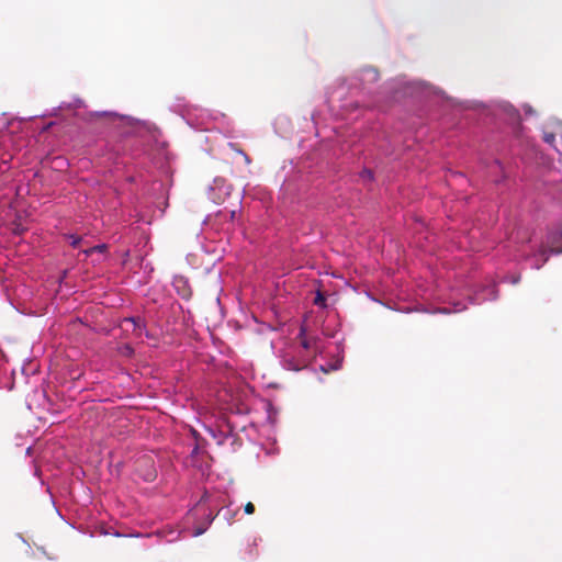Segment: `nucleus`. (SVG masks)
I'll use <instances>...</instances> for the list:
<instances>
[{"mask_svg":"<svg viewBox=\"0 0 562 562\" xmlns=\"http://www.w3.org/2000/svg\"><path fill=\"white\" fill-rule=\"evenodd\" d=\"M297 338L299 342L289 344L279 350L280 363L286 370L300 371L322 352V340L306 337L303 326L300 328Z\"/></svg>","mask_w":562,"mask_h":562,"instance_id":"f257e3e1","label":"nucleus"},{"mask_svg":"<svg viewBox=\"0 0 562 562\" xmlns=\"http://www.w3.org/2000/svg\"><path fill=\"white\" fill-rule=\"evenodd\" d=\"M252 428V423L239 426L236 422L227 419V423L217 426L216 428L206 427V431L216 440L217 445L227 443L232 451H236L241 446L239 431L246 432V437L251 439L250 434H248V429Z\"/></svg>","mask_w":562,"mask_h":562,"instance_id":"f03ea898","label":"nucleus"},{"mask_svg":"<svg viewBox=\"0 0 562 562\" xmlns=\"http://www.w3.org/2000/svg\"><path fill=\"white\" fill-rule=\"evenodd\" d=\"M183 530L176 527L167 526L158 529L154 533H148L146 537L155 538L157 543H172L181 538Z\"/></svg>","mask_w":562,"mask_h":562,"instance_id":"7ed1b4c3","label":"nucleus"},{"mask_svg":"<svg viewBox=\"0 0 562 562\" xmlns=\"http://www.w3.org/2000/svg\"><path fill=\"white\" fill-rule=\"evenodd\" d=\"M498 295L497 288L495 283H488L483 285L479 290L474 292V294L470 297L472 304H482L485 301L496 300Z\"/></svg>","mask_w":562,"mask_h":562,"instance_id":"20e7f679","label":"nucleus"},{"mask_svg":"<svg viewBox=\"0 0 562 562\" xmlns=\"http://www.w3.org/2000/svg\"><path fill=\"white\" fill-rule=\"evenodd\" d=\"M356 79L358 81V83L355 85L356 87L367 89L368 86L373 85L379 80V72L374 68L367 67L358 72Z\"/></svg>","mask_w":562,"mask_h":562,"instance_id":"39448f33","label":"nucleus"},{"mask_svg":"<svg viewBox=\"0 0 562 562\" xmlns=\"http://www.w3.org/2000/svg\"><path fill=\"white\" fill-rule=\"evenodd\" d=\"M547 245L550 254H562V226L549 232L547 236Z\"/></svg>","mask_w":562,"mask_h":562,"instance_id":"423d86ee","label":"nucleus"},{"mask_svg":"<svg viewBox=\"0 0 562 562\" xmlns=\"http://www.w3.org/2000/svg\"><path fill=\"white\" fill-rule=\"evenodd\" d=\"M172 285L177 294L183 300H190L192 290L189 284V280L183 276H176L172 281Z\"/></svg>","mask_w":562,"mask_h":562,"instance_id":"0eeeda50","label":"nucleus"},{"mask_svg":"<svg viewBox=\"0 0 562 562\" xmlns=\"http://www.w3.org/2000/svg\"><path fill=\"white\" fill-rule=\"evenodd\" d=\"M357 108H358V104H356V103L342 102L339 105V112L337 113V115H339L344 120H348L351 112L355 111Z\"/></svg>","mask_w":562,"mask_h":562,"instance_id":"6e6552de","label":"nucleus"},{"mask_svg":"<svg viewBox=\"0 0 562 562\" xmlns=\"http://www.w3.org/2000/svg\"><path fill=\"white\" fill-rule=\"evenodd\" d=\"M124 324H131L135 331H138V335H142L144 329L143 321L139 317H126L123 321Z\"/></svg>","mask_w":562,"mask_h":562,"instance_id":"1a4fd4ad","label":"nucleus"},{"mask_svg":"<svg viewBox=\"0 0 562 562\" xmlns=\"http://www.w3.org/2000/svg\"><path fill=\"white\" fill-rule=\"evenodd\" d=\"M106 251H108V245L106 244H99V245H95V246H92V247H90L88 249L82 250V254L86 257H90V256H92L95 252L103 255Z\"/></svg>","mask_w":562,"mask_h":562,"instance_id":"9d476101","label":"nucleus"},{"mask_svg":"<svg viewBox=\"0 0 562 562\" xmlns=\"http://www.w3.org/2000/svg\"><path fill=\"white\" fill-rule=\"evenodd\" d=\"M548 260V255L544 250L540 251L539 255H535L532 257L531 267L535 269H540L543 263Z\"/></svg>","mask_w":562,"mask_h":562,"instance_id":"9b49d317","label":"nucleus"},{"mask_svg":"<svg viewBox=\"0 0 562 562\" xmlns=\"http://www.w3.org/2000/svg\"><path fill=\"white\" fill-rule=\"evenodd\" d=\"M342 90H344V88H340V90L337 91V93L334 92V93L328 94L327 102H328V105L331 109V111L335 110V102L337 100L341 101Z\"/></svg>","mask_w":562,"mask_h":562,"instance_id":"f8f14e48","label":"nucleus"},{"mask_svg":"<svg viewBox=\"0 0 562 562\" xmlns=\"http://www.w3.org/2000/svg\"><path fill=\"white\" fill-rule=\"evenodd\" d=\"M360 179L367 183L373 181V172L371 169L364 168L359 173Z\"/></svg>","mask_w":562,"mask_h":562,"instance_id":"ddd939ff","label":"nucleus"},{"mask_svg":"<svg viewBox=\"0 0 562 562\" xmlns=\"http://www.w3.org/2000/svg\"><path fill=\"white\" fill-rule=\"evenodd\" d=\"M66 238L69 240L71 247L77 248L81 243V237L75 234H67Z\"/></svg>","mask_w":562,"mask_h":562,"instance_id":"4468645a","label":"nucleus"},{"mask_svg":"<svg viewBox=\"0 0 562 562\" xmlns=\"http://www.w3.org/2000/svg\"><path fill=\"white\" fill-rule=\"evenodd\" d=\"M314 304L321 307L326 305V297L321 291H317L316 296L314 299Z\"/></svg>","mask_w":562,"mask_h":562,"instance_id":"2eb2a0df","label":"nucleus"},{"mask_svg":"<svg viewBox=\"0 0 562 562\" xmlns=\"http://www.w3.org/2000/svg\"><path fill=\"white\" fill-rule=\"evenodd\" d=\"M543 140L549 144L550 146H553L554 148H557L554 146V140H555V135L553 133H548V132H544L543 133Z\"/></svg>","mask_w":562,"mask_h":562,"instance_id":"dca6fc26","label":"nucleus"},{"mask_svg":"<svg viewBox=\"0 0 562 562\" xmlns=\"http://www.w3.org/2000/svg\"><path fill=\"white\" fill-rule=\"evenodd\" d=\"M12 157L9 156L8 158L5 156L1 157V161H0V172H5L10 166H9V161Z\"/></svg>","mask_w":562,"mask_h":562,"instance_id":"f3484780","label":"nucleus"},{"mask_svg":"<svg viewBox=\"0 0 562 562\" xmlns=\"http://www.w3.org/2000/svg\"><path fill=\"white\" fill-rule=\"evenodd\" d=\"M504 111L509 113V114H513L514 116H518V112L509 104H506L504 106Z\"/></svg>","mask_w":562,"mask_h":562,"instance_id":"a211bd4d","label":"nucleus"},{"mask_svg":"<svg viewBox=\"0 0 562 562\" xmlns=\"http://www.w3.org/2000/svg\"><path fill=\"white\" fill-rule=\"evenodd\" d=\"M255 512V506L252 503H247L245 506V513L250 515Z\"/></svg>","mask_w":562,"mask_h":562,"instance_id":"6ab92c4d","label":"nucleus"},{"mask_svg":"<svg viewBox=\"0 0 562 562\" xmlns=\"http://www.w3.org/2000/svg\"><path fill=\"white\" fill-rule=\"evenodd\" d=\"M465 308V305H463L462 303H454L453 305V312H461Z\"/></svg>","mask_w":562,"mask_h":562,"instance_id":"aec40b11","label":"nucleus"},{"mask_svg":"<svg viewBox=\"0 0 562 562\" xmlns=\"http://www.w3.org/2000/svg\"><path fill=\"white\" fill-rule=\"evenodd\" d=\"M519 280H520V277H519V276H517V277H510V278H505V281L510 282V283H513V284L518 283V282H519Z\"/></svg>","mask_w":562,"mask_h":562,"instance_id":"412c9836","label":"nucleus"},{"mask_svg":"<svg viewBox=\"0 0 562 562\" xmlns=\"http://www.w3.org/2000/svg\"><path fill=\"white\" fill-rule=\"evenodd\" d=\"M204 531H205V528H198V529H195V530L191 533V536H192V537H198V536L202 535Z\"/></svg>","mask_w":562,"mask_h":562,"instance_id":"4be33fe9","label":"nucleus"},{"mask_svg":"<svg viewBox=\"0 0 562 562\" xmlns=\"http://www.w3.org/2000/svg\"><path fill=\"white\" fill-rule=\"evenodd\" d=\"M63 108H64V103L60 104L57 109H54L53 112H50V113H43V114H41V116L55 115L57 110L63 109Z\"/></svg>","mask_w":562,"mask_h":562,"instance_id":"5701e85b","label":"nucleus"},{"mask_svg":"<svg viewBox=\"0 0 562 562\" xmlns=\"http://www.w3.org/2000/svg\"><path fill=\"white\" fill-rule=\"evenodd\" d=\"M236 214H237V212L235 210L229 211V213H228L229 221L234 222L236 218Z\"/></svg>","mask_w":562,"mask_h":562,"instance_id":"b1692460","label":"nucleus"},{"mask_svg":"<svg viewBox=\"0 0 562 562\" xmlns=\"http://www.w3.org/2000/svg\"><path fill=\"white\" fill-rule=\"evenodd\" d=\"M12 231L14 234H21L23 232V227L16 225L15 227L12 228Z\"/></svg>","mask_w":562,"mask_h":562,"instance_id":"393cba45","label":"nucleus"},{"mask_svg":"<svg viewBox=\"0 0 562 562\" xmlns=\"http://www.w3.org/2000/svg\"><path fill=\"white\" fill-rule=\"evenodd\" d=\"M524 109H525V112H526L527 114H531V113H532V109H531V106H530V105H526Z\"/></svg>","mask_w":562,"mask_h":562,"instance_id":"a878e982","label":"nucleus"},{"mask_svg":"<svg viewBox=\"0 0 562 562\" xmlns=\"http://www.w3.org/2000/svg\"><path fill=\"white\" fill-rule=\"evenodd\" d=\"M555 125H557L558 130L562 131V122L561 121L557 120Z\"/></svg>","mask_w":562,"mask_h":562,"instance_id":"bb28decb","label":"nucleus"},{"mask_svg":"<svg viewBox=\"0 0 562 562\" xmlns=\"http://www.w3.org/2000/svg\"><path fill=\"white\" fill-rule=\"evenodd\" d=\"M239 153L245 157L246 162L249 164L250 162L249 157L246 154H244L243 151H239Z\"/></svg>","mask_w":562,"mask_h":562,"instance_id":"cd10ccee","label":"nucleus"},{"mask_svg":"<svg viewBox=\"0 0 562 562\" xmlns=\"http://www.w3.org/2000/svg\"><path fill=\"white\" fill-rule=\"evenodd\" d=\"M213 519H214V517L210 515L207 524L210 525L213 521Z\"/></svg>","mask_w":562,"mask_h":562,"instance_id":"c85d7f7f","label":"nucleus"},{"mask_svg":"<svg viewBox=\"0 0 562 562\" xmlns=\"http://www.w3.org/2000/svg\"><path fill=\"white\" fill-rule=\"evenodd\" d=\"M31 451H32V448H31V447H29V448L26 449V453H27V454H30V453H31Z\"/></svg>","mask_w":562,"mask_h":562,"instance_id":"c756f323","label":"nucleus"},{"mask_svg":"<svg viewBox=\"0 0 562 562\" xmlns=\"http://www.w3.org/2000/svg\"><path fill=\"white\" fill-rule=\"evenodd\" d=\"M52 125H53V122H49V124L44 128V131L47 130L48 127H50Z\"/></svg>","mask_w":562,"mask_h":562,"instance_id":"7c9ffc66","label":"nucleus"},{"mask_svg":"<svg viewBox=\"0 0 562 562\" xmlns=\"http://www.w3.org/2000/svg\"><path fill=\"white\" fill-rule=\"evenodd\" d=\"M495 165H496L498 168H501V164H499V161H498V160H495Z\"/></svg>","mask_w":562,"mask_h":562,"instance_id":"2f4dec72","label":"nucleus"},{"mask_svg":"<svg viewBox=\"0 0 562 562\" xmlns=\"http://www.w3.org/2000/svg\"><path fill=\"white\" fill-rule=\"evenodd\" d=\"M524 255H515V259L521 258Z\"/></svg>","mask_w":562,"mask_h":562,"instance_id":"473e14b6","label":"nucleus"}]
</instances>
